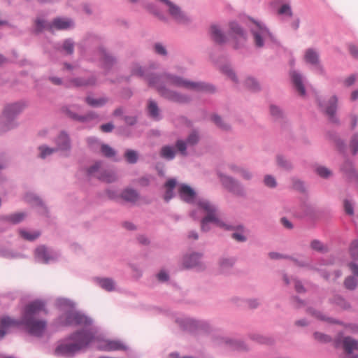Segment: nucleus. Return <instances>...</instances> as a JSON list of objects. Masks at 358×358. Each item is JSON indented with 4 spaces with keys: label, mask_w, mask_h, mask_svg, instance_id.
<instances>
[{
    "label": "nucleus",
    "mask_w": 358,
    "mask_h": 358,
    "mask_svg": "<svg viewBox=\"0 0 358 358\" xmlns=\"http://www.w3.org/2000/svg\"><path fill=\"white\" fill-rule=\"evenodd\" d=\"M131 76L144 78L150 87L155 88L158 94L170 101L186 105L192 101V96L168 87L182 88L198 93H215V87L203 81H194L176 74L164 72L162 74L148 73L147 69L138 62H133L129 66Z\"/></svg>",
    "instance_id": "1"
},
{
    "label": "nucleus",
    "mask_w": 358,
    "mask_h": 358,
    "mask_svg": "<svg viewBox=\"0 0 358 358\" xmlns=\"http://www.w3.org/2000/svg\"><path fill=\"white\" fill-rule=\"evenodd\" d=\"M98 328L94 325L83 327L81 329L72 333L69 339L73 343L63 342L55 348V353L58 356L72 357L81 350L86 348L98 338Z\"/></svg>",
    "instance_id": "2"
},
{
    "label": "nucleus",
    "mask_w": 358,
    "mask_h": 358,
    "mask_svg": "<svg viewBox=\"0 0 358 358\" xmlns=\"http://www.w3.org/2000/svg\"><path fill=\"white\" fill-rule=\"evenodd\" d=\"M44 308L45 303L43 301L36 300L30 303L25 307L21 320H14L15 323L11 327L22 324L31 335L41 337L46 329L47 324L45 320L37 319V316Z\"/></svg>",
    "instance_id": "3"
},
{
    "label": "nucleus",
    "mask_w": 358,
    "mask_h": 358,
    "mask_svg": "<svg viewBox=\"0 0 358 358\" xmlns=\"http://www.w3.org/2000/svg\"><path fill=\"white\" fill-rule=\"evenodd\" d=\"M56 306L64 313L57 319L58 324L62 326L90 327L93 325V320L85 313L74 310L75 303L67 299L59 298Z\"/></svg>",
    "instance_id": "4"
},
{
    "label": "nucleus",
    "mask_w": 358,
    "mask_h": 358,
    "mask_svg": "<svg viewBox=\"0 0 358 358\" xmlns=\"http://www.w3.org/2000/svg\"><path fill=\"white\" fill-rule=\"evenodd\" d=\"M248 28L256 48H266L275 43L276 41L272 33L262 22L250 20Z\"/></svg>",
    "instance_id": "5"
},
{
    "label": "nucleus",
    "mask_w": 358,
    "mask_h": 358,
    "mask_svg": "<svg viewBox=\"0 0 358 358\" xmlns=\"http://www.w3.org/2000/svg\"><path fill=\"white\" fill-rule=\"evenodd\" d=\"M196 209L189 212V216L194 220L201 218L202 215L204 217H211L215 220H222L220 217V210L218 206L213 201L199 197L195 204Z\"/></svg>",
    "instance_id": "6"
},
{
    "label": "nucleus",
    "mask_w": 358,
    "mask_h": 358,
    "mask_svg": "<svg viewBox=\"0 0 358 358\" xmlns=\"http://www.w3.org/2000/svg\"><path fill=\"white\" fill-rule=\"evenodd\" d=\"M175 322L182 329L192 333H208L211 330L210 323L203 320H196L180 315L175 318Z\"/></svg>",
    "instance_id": "7"
},
{
    "label": "nucleus",
    "mask_w": 358,
    "mask_h": 358,
    "mask_svg": "<svg viewBox=\"0 0 358 358\" xmlns=\"http://www.w3.org/2000/svg\"><path fill=\"white\" fill-rule=\"evenodd\" d=\"M341 345L343 352L339 355V358H358V341L350 337L345 336L341 343L336 341V345Z\"/></svg>",
    "instance_id": "8"
},
{
    "label": "nucleus",
    "mask_w": 358,
    "mask_h": 358,
    "mask_svg": "<svg viewBox=\"0 0 358 358\" xmlns=\"http://www.w3.org/2000/svg\"><path fill=\"white\" fill-rule=\"evenodd\" d=\"M218 177L222 185L227 189L230 192L235 195L243 196L245 195V189L243 185L235 178L220 173Z\"/></svg>",
    "instance_id": "9"
},
{
    "label": "nucleus",
    "mask_w": 358,
    "mask_h": 358,
    "mask_svg": "<svg viewBox=\"0 0 358 358\" xmlns=\"http://www.w3.org/2000/svg\"><path fill=\"white\" fill-rule=\"evenodd\" d=\"M200 137L196 131H192L185 140L179 139L176 142V148L183 157L187 156V148L195 146L199 141Z\"/></svg>",
    "instance_id": "10"
},
{
    "label": "nucleus",
    "mask_w": 358,
    "mask_h": 358,
    "mask_svg": "<svg viewBox=\"0 0 358 358\" xmlns=\"http://www.w3.org/2000/svg\"><path fill=\"white\" fill-rule=\"evenodd\" d=\"M167 6V10L171 17L178 23L187 24L190 18L184 13L180 8L169 0H159Z\"/></svg>",
    "instance_id": "11"
},
{
    "label": "nucleus",
    "mask_w": 358,
    "mask_h": 358,
    "mask_svg": "<svg viewBox=\"0 0 358 358\" xmlns=\"http://www.w3.org/2000/svg\"><path fill=\"white\" fill-rule=\"evenodd\" d=\"M202 254L192 252L185 255L182 259V265L185 268H196L197 271H203L205 265L201 262Z\"/></svg>",
    "instance_id": "12"
},
{
    "label": "nucleus",
    "mask_w": 358,
    "mask_h": 358,
    "mask_svg": "<svg viewBox=\"0 0 358 358\" xmlns=\"http://www.w3.org/2000/svg\"><path fill=\"white\" fill-rule=\"evenodd\" d=\"M34 257L36 262L42 264H49L58 257V254L51 248L40 245L35 250Z\"/></svg>",
    "instance_id": "13"
},
{
    "label": "nucleus",
    "mask_w": 358,
    "mask_h": 358,
    "mask_svg": "<svg viewBox=\"0 0 358 358\" xmlns=\"http://www.w3.org/2000/svg\"><path fill=\"white\" fill-rule=\"evenodd\" d=\"M306 64L313 66L317 73L324 74V69L320 63V55L317 50L314 48H308L306 50L303 56Z\"/></svg>",
    "instance_id": "14"
},
{
    "label": "nucleus",
    "mask_w": 358,
    "mask_h": 358,
    "mask_svg": "<svg viewBox=\"0 0 358 358\" xmlns=\"http://www.w3.org/2000/svg\"><path fill=\"white\" fill-rule=\"evenodd\" d=\"M226 231H233L231 238L237 242L244 243L248 238L245 236V229L243 224H234L224 221V226L223 228Z\"/></svg>",
    "instance_id": "15"
},
{
    "label": "nucleus",
    "mask_w": 358,
    "mask_h": 358,
    "mask_svg": "<svg viewBox=\"0 0 358 358\" xmlns=\"http://www.w3.org/2000/svg\"><path fill=\"white\" fill-rule=\"evenodd\" d=\"M96 59L101 62V67L106 71H110L117 62L115 57L108 53L104 47H99Z\"/></svg>",
    "instance_id": "16"
},
{
    "label": "nucleus",
    "mask_w": 358,
    "mask_h": 358,
    "mask_svg": "<svg viewBox=\"0 0 358 358\" xmlns=\"http://www.w3.org/2000/svg\"><path fill=\"white\" fill-rule=\"evenodd\" d=\"M101 38L96 34L87 35L79 44L80 48L82 49V52L84 49H92L94 48V52L96 55L99 47H103L101 44Z\"/></svg>",
    "instance_id": "17"
},
{
    "label": "nucleus",
    "mask_w": 358,
    "mask_h": 358,
    "mask_svg": "<svg viewBox=\"0 0 358 358\" xmlns=\"http://www.w3.org/2000/svg\"><path fill=\"white\" fill-rule=\"evenodd\" d=\"M178 194L181 200L189 204H196V193L193 188L187 184H181L178 189Z\"/></svg>",
    "instance_id": "18"
},
{
    "label": "nucleus",
    "mask_w": 358,
    "mask_h": 358,
    "mask_svg": "<svg viewBox=\"0 0 358 358\" xmlns=\"http://www.w3.org/2000/svg\"><path fill=\"white\" fill-rule=\"evenodd\" d=\"M96 83V78L94 76L88 78H73L69 79L66 83L69 87H82L94 85Z\"/></svg>",
    "instance_id": "19"
},
{
    "label": "nucleus",
    "mask_w": 358,
    "mask_h": 358,
    "mask_svg": "<svg viewBox=\"0 0 358 358\" xmlns=\"http://www.w3.org/2000/svg\"><path fill=\"white\" fill-rule=\"evenodd\" d=\"M236 262V259L234 257L222 256L220 257L218 262L220 273L225 275H230Z\"/></svg>",
    "instance_id": "20"
},
{
    "label": "nucleus",
    "mask_w": 358,
    "mask_h": 358,
    "mask_svg": "<svg viewBox=\"0 0 358 358\" xmlns=\"http://www.w3.org/2000/svg\"><path fill=\"white\" fill-rule=\"evenodd\" d=\"M18 113H2L0 116V132L9 130L17 125Z\"/></svg>",
    "instance_id": "21"
},
{
    "label": "nucleus",
    "mask_w": 358,
    "mask_h": 358,
    "mask_svg": "<svg viewBox=\"0 0 358 358\" xmlns=\"http://www.w3.org/2000/svg\"><path fill=\"white\" fill-rule=\"evenodd\" d=\"M291 79L294 87L299 94L301 96H304L306 94V90L304 85V78L298 71H292L290 73Z\"/></svg>",
    "instance_id": "22"
},
{
    "label": "nucleus",
    "mask_w": 358,
    "mask_h": 358,
    "mask_svg": "<svg viewBox=\"0 0 358 358\" xmlns=\"http://www.w3.org/2000/svg\"><path fill=\"white\" fill-rule=\"evenodd\" d=\"M74 22L68 17H56L52 21V32L66 30L74 27Z\"/></svg>",
    "instance_id": "23"
},
{
    "label": "nucleus",
    "mask_w": 358,
    "mask_h": 358,
    "mask_svg": "<svg viewBox=\"0 0 358 358\" xmlns=\"http://www.w3.org/2000/svg\"><path fill=\"white\" fill-rule=\"evenodd\" d=\"M24 201L33 206L39 207V213L45 214L47 208L42 199L34 192H27L24 196Z\"/></svg>",
    "instance_id": "24"
},
{
    "label": "nucleus",
    "mask_w": 358,
    "mask_h": 358,
    "mask_svg": "<svg viewBox=\"0 0 358 358\" xmlns=\"http://www.w3.org/2000/svg\"><path fill=\"white\" fill-rule=\"evenodd\" d=\"M97 348L103 351H115L126 350V346L120 341L115 340H103Z\"/></svg>",
    "instance_id": "25"
},
{
    "label": "nucleus",
    "mask_w": 358,
    "mask_h": 358,
    "mask_svg": "<svg viewBox=\"0 0 358 358\" xmlns=\"http://www.w3.org/2000/svg\"><path fill=\"white\" fill-rule=\"evenodd\" d=\"M211 39L218 44L226 43L227 38L218 24H212L209 30Z\"/></svg>",
    "instance_id": "26"
},
{
    "label": "nucleus",
    "mask_w": 358,
    "mask_h": 358,
    "mask_svg": "<svg viewBox=\"0 0 358 358\" xmlns=\"http://www.w3.org/2000/svg\"><path fill=\"white\" fill-rule=\"evenodd\" d=\"M69 117L73 120L78 121L80 122L92 126L96 120V115L95 113H68Z\"/></svg>",
    "instance_id": "27"
},
{
    "label": "nucleus",
    "mask_w": 358,
    "mask_h": 358,
    "mask_svg": "<svg viewBox=\"0 0 358 358\" xmlns=\"http://www.w3.org/2000/svg\"><path fill=\"white\" fill-rule=\"evenodd\" d=\"M30 102L25 99L9 103L5 105L3 112H20L28 109Z\"/></svg>",
    "instance_id": "28"
},
{
    "label": "nucleus",
    "mask_w": 358,
    "mask_h": 358,
    "mask_svg": "<svg viewBox=\"0 0 358 358\" xmlns=\"http://www.w3.org/2000/svg\"><path fill=\"white\" fill-rule=\"evenodd\" d=\"M57 151L69 152L71 149L70 140L68 135L64 132H61L55 139Z\"/></svg>",
    "instance_id": "29"
},
{
    "label": "nucleus",
    "mask_w": 358,
    "mask_h": 358,
    "mask_svg": "<svg viewBox=\"0 0 358 358\" xmlns=\"http://www.w3.org/2000/svg\"><path fill=\"white\" fill-rule=\"evenodd\" d=\"M288 259L293 262L294 263V264L299 267L306 268L309 270L318 271L320 273V275L326 279H328L329 278V274L327 273L326 271L320 270L317 267H316L315 266L311 264L310 263H309L308 262L298 259L292 256H290V258H288Z\"/></svg>",
    "instance_id": "30"
},
{
    "label": "nucleus",
    "mask_w": 358,
    "mask_h": 358,
    "mask_svg": "<svg viewBox=\"0 0 358 358\" xmlns=\"http://www.w3.org/2000/svg\"><path fill=\"white\" fill-rule=\"evenodd\" d=\"M215 224L217 227L222 229L224 226V221L223 220H215L211 217H203L201 219V229L203 232H208L210 230L209 223Z\"/></svg>",
    "instance_id": "31"
},
{
    "label": "nucleus",
    "mask_w": 358,
    "mask_h": 358,
    "mask_svg": "<svg viewBox=\"0 0 358 358\" xmlns=\"http://www.w3.org/2000/svg\"><path fill=\"white\" fill-rule=\"evenodd\" d=\"M243 85L246 90L253 93H257L262 90L259 82L257 78L251 76L245 78Z\"/></svg>",
    "instance_id": "32"
},
{
    "label": "nucleus",
    "mask_w": 358,
    "mask_h": 358,
    "mask_svg": "<svg viewBox=\"0 0 358 358\" xmlns=\"http://www.w3.org/2000/svg\"><path fill=\"white\" fill-rule=\"evenodd\" d=\"M94 282L103 289L112 292L115 289V282L110 278H95Z\"/></svg>",
    "instance_id": "33"
},
{
    "label": "nucleus",
    "mask_w": 358,
    "mask_h": 358,
    "mask_svg": "<svg viewBox=\"0 0 358 358\" xmlns=\"http://www.w3.org/2000/svg\"><path fill=\"white\" fill-rule=\"evenodd\" d=\"M120 198L127 202L135 203L139 199V194L133 188H126L120 193Z\"/></svg>",
    "instance_id": "34"
},
{
    "label": "nucleus",
    "mask_w": 358,
    "mask_h": 358,
    "mask_svg": "<svg viewBox=\"0 0 358 358\" xmlns=\"http://www.w3.org/2000/svg\"><path fill=\"white\" fill-rule=\"evenodd\" d=\"M220 71L225 76L227 77L228 79H229L234 84L238 85L239 83L238 78L236 75V73L235 72L234 69L230 64H226L222 65L220 67Z\"/></svg>",
    "instance_id": "35"
},
{
    "label": "nucleus",
    "mask_w": 358,
    "mask_h": 358,
    "mask_svg": "<svg viewBox=\"0 0 358 358\" xmlns=\"http://www.w3.org/2000/svg\"><path fill=\"white\" fill-rule=\"evenodd\" d=\"M177 184L175 178L169 179L164 184L166 191L164 195V199L166 202H169L174 196V188Z\"/></svg>",
    "instance_id": "36"
},
{
    "label": "nucleus",
    "mask_w": 358,
    "mask_h": 358,
    "mask_svg": "<svg viewBox=\"0 0 358 358\" xmlns=\"http://www.w3.org/2000/svg\"><path fill=\"white\" fill-rule=\"evenodd\" d=\"M15 321L8 316H3L0 318V339H2L7 334V330Z\"/></svg>",
    "instance_id": "37"
},
{
    "label": "nucleus",
    "mask_w": 358,
    "mask_h": 358,
    "mask_svg": "<svg viewBox=\"0 0 358 358\" xmlns=\"http://www.w3.org/2000/svg\"><path fill=\"white\" fill-rule=\"evenodd\" d=\"M44 30L52 32V22H48L41 18H36L35 20L34 32L38 34Z\"/></svg>",
    "instance_id": "38"
},
{
    "label": "nucleus",
    "mask_w": 358,
    "mask_h": 358,
    "mask_svg": "<svg viewBox=\"0 0 358 358\" xmlns=\"http://www.w3.org/2000/svg\"><path fill=\"white\" fill-rule=\"evenodd\" d=\"M103 169L102 162H96L87 169V174L90 178H96L99 179V175L100 174V172H102Z\"/></svg>",
    "instance_id": "39"
},
{
    "label": "nucleus",
    "mask_w": 358,
    "mask_h": 358,
    "mask_svg": "<svg viewBox=\"0 0 358 358\" xmlns=\"http://www.w3.org/2000/svg\"><path fill=\"white\" fill-rule=\"evenodd\" d=\"M224 343L231 348L233 350H237L240 351H247L249 350L248 345L241 341L238 340H231L226 338L224 340Z\"/></svg>",
    "instance_id": "40"
},
{
    "label": "nucleus",
    "mask_w": 358,
    "mask_h": 358,
    "mask_svg": "<svg viewBox=\"0 0 358 358\" xmlns=\"http://www.w3.org/2000/svg\"><path fill=\"white\" fill-rule=\"evenodd\" d=\"M99 180L102 182L110 183L117 180V176L113 171L103 169L102 172H100L99 175Z\"/></svg>",
    "instance_id": "41"
},
{
    "label": "nucleus",
    "mask_w": 358,
    "mask_h": 358,
    "mask_svg": "<svg viewBox=\"0 0 358 358\" xmlns=\"http://www.w3.org/2000/svg\"><path fill=\"white\" fill-rule=\"evenodd\" d=\"M230 31L231 34L235 36L243 38L244 41L246 39V33L245 30L236 22H232L229 24Z\"/></svg>",
    "instance_id": "42"
},
{
    "label": "nucleus",
    "mask_w": 358,
    "mask_h": 358,
    "mask_svg": "<svg viewBox=\"0 0 358 358\" xmlns=\"http://www.w3.org/2000/svg\"><path fill=\"white\" fill-rule=\"evenodd\" d=\"M338 98L336 95L331 96L326 102L324 108L326 112H336L339 108Z\"/></svg>",
    "instance_id": "43"
},
{
    "label": "nucleus",
    "mask_w": 358,
    "mask_h": 358,
    "mask_svg": "<svg viewBox=\"0 0 358 358\" xmlns=\"http://www.w3.org/2000/svg\"><path fill=\"white\" fill-rule=\"evenodd\" d=\"M277 165L281 169L289 171L293 169L292 162L282 155H278L276 156Z\"/></svg>",
    "instance_id": "44"
},
{
    "label": "nucleus",
    "mask_w": 358,
    "mask_h": 358,
    "mask_svg": "<svg viewBox=\"0 0 358 358\" xmlns=\"http://www.w3.org/2000/svg\"><path fill=\"white\" fill-rule=\"evenodd\" d=\"M279 15H282L285 19H290L293 17V11L291 5L289 3L282 4L277 11Z\"/></svg>",
    "instance_id": "45"
},
{
    "label": "nucleus",
    "mask_w": 358,
    "mask_h": 358,
    "mask_svg": "<svg viewBox=\"0 0 358 358\" xmlns=\"http://www.w3.org/2000/svg\"><path fill=\"white\" fill-rule=\"evenodd\" d=\"M86 102L88 105L92 107H100L107 103L108 102V99L105 96L98 98L88 96L86 98Z\"/></svg>",
    "instance_id": "46"
},
{
    "label": "nucleus",
    "mask_w": 358,
    "mask_h": 358,
    "mask_svg": "<svg viewBox=\"0 0 358 358\" xmlns=\"http://www.w3.org/2000/svg\"><path fill=\"white\" fill-rule=\"evenodd\" d=\"M159 154L161 157L170 161L175 158L176 151L172 146L164 145L161 148Z\"/></svg>",
    "instance_id": "47"
},
{
    "label": "nucleus",
    "mask_w": 358,
    "mask_h": 358,
    "mask_svg": "<svg viewBox=\"0 0 358 358\" xmlns=\"http://www.w3.org/2000/svg\"><path fill=\"white\" fill-rule=\"evenodd\" d=\"M210 119L221 129L227 131L230 129L229 124L218 113H213Z\"/></svg>",
    "instance_id": "48"
},
{
    "label": "nucleus",
    "mask_w": 358,
    "mask_h": 358,
    "mask_svg": "<svg viewBox=\"0 0 358 358\" xmlns=\"http://www.w3.org/2000/svg\"><path fill=\"white\" fill-rule=\"evenodd\" d=\"M38 150L39 151L38 157L43 159L52 155L53 153L57 152L55 148H50L46 145H41L38 146Z\"/></svg>",
    "instance_id": "49"
},
{
    "label": "nucleus",
    "mask_w": 358,
    "mask_h": 358,
    "mask_svg": "<svg viewBox=\"0 0 358 358\" xmlns=\"http://www.w3.org/2000/svg\"><path fill=\"white\" fill-rule=\"evenodd\" d=\"M19 233L22 238L29 241H33L36 240L41 235L39 231H28L26 229H20L19 231Z\"/></svg>",
    "instance_id": "50"
},
{
    "label": "nucleus",
    "mask_w": 358,
    "mask_h": 358,
    "mask_svg": "<svg viewBox=\"0 0 358 358\" xmlns=\"http://www.w3.org/2000/svg\"><path fill=\"white\" fill-rule=\"evenodd\" d=\"M307 313L308 314H310V315H312V316L315 317V318H317L320 320H322V321L328 322H335L333 319L329 317L325 314L322 313V312H320L319 310H315L313 308H308L307 309Z\"/></svg>",
    "instance_id": "51"
},
{
    "label": "nucleus",
    "mask_w": 358,
    "mask_h": 358,
    "mask_svg": "<svg viewBox=\"0 0 358 358\" xmlns=\"http://www.w3.org/2000/svg\"><path fill=\"white\" fill-rule=\"evenodd\" d=\"M124 157L127 163L134 164L138 160V152L136 150L127 149L125 150Z\"/></svg>",
    "instance_id": "52"
},
{
    "label": "nucleus",
    "mask_w": 358,
    "mask_h": 358,
    "mask_svg": "<svg viewBox=\"0 0 358 358\" xmlns=\"http://www.w3.org/2000/svg\"><path fill=\"white\" fill-rule=\"evenodd\" d=\"M310 248L313 250L321 253H327L329 252L328 246L317 239L313 240L310 242Z\"/></svg>",
    "instance_id": "53"
},
{
    "label": "nucleus",
    "mask_w": 358,
    "mask_h": 358,
    "mask_svg": "<svg viewBox=\"0 0 358 358\" xmlns=\"http://www.w3.org/2000/svg\"><path fill=\"white\" fill-rule=\"evenodd\" d=\"M0 257L6 259H16L22 257V255L5 247H0Z\"/></svg>",
    "instance_id": "54"
},
{
    "label": "nucleus",
    "mask_w": 358,
    "mask_h": 358,
    "mask_svg": "<svg viewBox=\"0 0 358 358\" xmlns=\"http://www.w3.org/2000/svg\"><path fill=\"white\" fill-rule=\"evenodd\" d=\"M27 216L25 213L18 212L13 214H10L6 217V220L13 223V224H18L21 222L25 217Z\"/></svg>",
    "instance_id": "55"
},
{
    "label": "nucleus",
    "mask_w": 358,
    "mask_h": 358,
    "mask_svg": "<svg viewBox=\"0 0 358 358\" xmlns=\"http://www.w3.org/2000/svg\"><path fill=\"white\" fill-rule=\"evenodd\" d=\"M75 43L71 38L65 39L62 45V50L66 54L71 55L74 52Z\"/></svg>",
    "instance_id": "56"
},
{
    "label": "nucleus",
    "mask_w": 358,
    "mask_h": 358,
    "mask_svg": "<svg viewBox=\"0 0 358 358\" xmlns=\"http://www.w3.org/2000/svg\"><path fill=\"white\" fill-rule=\"evenodd\" d=\"M355 203L351 199H345L343 200V208L346 215L352 216L354 215Z\"/></svg>",
    "instance_id": "57"
},
{
    "label": "nucleus",
    "mask_w": 358,
    "mask_h": 358,
    "mask_svg": "<svg viewBox=\"0 0 358 358\" xmlns=\"http://www.w3.org/2000/svg\"><path fill=\"white\" fill-rule=\"evenodd\" d=\"M349 252L353 260H358V238H356L351 242L349 246Z\"/></svg>",
    "instance_id": "58"
},
{
    "label": "nucleus",
    "mask_w": 358,
    "mask_h": 358,
    "mask_svg": "<svg viewBox=\"0 0 358 358\" xmlns=\"http://www.w3.org/2000/svg\"><path fill=\"white\" fill-rule=\"evenodd\" d=\"M315 341L321 343H327L331 341V338L323 333L316 331L313 334Z\"/></svg>",
    "instance_id": "59"
},
{
    "label": "nucleus",
    "mask_w": 358,
    "mask_h": 358,
    "mask_svg": "<svg viewBox=\"0 0 358 358\" xmlns=\"http://www.w3.org/2000/svg\"><path fill=\"white\" fill-rule=\"evenodd\" d=\"M316 173L319 176L325 179L329 178L332 175L331 170L322 166L316 168Z\"/></svg>",
    "instance_id": "60"
},
{
    "label": "nucleus",
    "mask_w": 358,
    "mask_h": 358,
    "mask_svg": "<svg viewBox=\"0 0 358 358\" xmlns=\"http://www.w3.org/2000/svg\"><path fill=\"white\" fill-rule=\"evenodd\" d=\"M344 285L347 289L353 290L357 286V280L354 276H348L344 281Z\"/></svg>",
    "instance_id": "61"
},
{
    "label": "nucleus",
    "mask_w": 358,
    "mask_h": 358,
    "mask_svg": "<svg viewBox=\"0 0 358 358\" xmlns=\"http://www.w3.org/2000/svg\"><path fill=\"white\" fill-rule=\"evenodd\" d=\"M101 151L106 157H112L115 155V150L106 144L101 145Z\"/></svg>",
    "instance_id": "62"
},
{
    "label": "nucleus",
    "mask_w": 358,
    "mask_h": 358,
    "mask_svg": "<svg viewBox=\"0 0 358 358\" xmlns=\"http://www.w3.org/2000/svg\"><path fill=\"white\" fill-rule=\"evenodd\" d=\"M350 147L353 155H356L358 152V132L352 135L350 142Z\"/></svg>",
    "instance_id": "63"
},
{
    "label": "nucleus",
    "mask_w": 358,
    "mask_h": 358,
    "mask_svg": "<svg viewBox=\"0 0 358 358\" xmlns=\"http://www.w3.org/2000/svg\"><path fill=\"white\" fill-rule=\"evenodd\" d=\"M334 303L343 309H348L350 306L348 301H346L343 298L339 296H336L334 299Z\"/></svg>",
    "instance_id": "64"
}]
</instances>
